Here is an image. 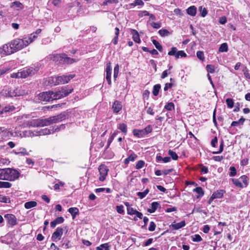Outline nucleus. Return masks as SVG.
<instances>
[{
    "label": "nucleus",
    "instance_id": "nucleus-1",
    "mask_svg": "<svg viewBox=\"0 0 250 250\" xmlns=\"http://www.w3.org/2000/svg\"><path fill=\"white\" fill-rule=\"evenodd\" d=\"M12 45L15 53L27 46V42H25L24 38H17L11 41Z\"/></svg>",
    "mask_w": 250,
    "mask_h": 250
},
{
    "label": "nucleus",
    "instance_id": "nucleus-2",
    "mask_svg": "<svg viewBox=\"0 0 250 250\" xmlns=\"http://www.w3.org/2000/svg\"><path fill=\"white\" fill-rule=\"evenodd\" d=\"M73 88L68 89L66 87H62L60 90L56 92L52 91L54 100H57L67 96L73 91Z\"/></svg>",
    "mask_w": 250,
    "mask_h": 250
},
{
    "label": "nucleus",
    "instance_id": "nucleus-3",
    "mask_svg": "<svg viewBox=\"0 0 250 250\" xmlns=\"http://www.w3.org/2000/svg\"><path fill=\"white\" fill-rule=\"evenodd\" d=\"M6 174L5 180L13 181L19 177L20 173L15 169L6 168Z\"/></svg>",
    "mask_w": 250,
    "mask_h": 250
},
{
    "label": "nucleus",
    "instance_id": "nucleus-4",
    "mask_svg": "<svg viewBox=\"0 0 250 250\" xmlns=\"http://www.w3.org/2000/svg\"><path fill=\"white\" fill-rule=\"evenodd\" d=\"M27 91L20 88H9L7 90V94L10 97H16L23 96L27 94Z\"/></svg>",
    "mask_w": 250,
    "mask_h": 250
},
{
    "label": "nucleus",
    "instance_id": "nucleus-5",
    "mask_svg": "<svg viewBox=\"0 0 250 250\" xmlns=\"http://www.w3.org/2000/svg\"><path fill=\"white\" fill-rule=\"evenodd\" d=\"M14 50L10 41L0 48V54L4 56L9 55L15 53Z\"/></svg>",
    "mask_w": 250,
    "mask_h": 250
},
{
    "label": "nucleus",
    "instance_id": "nucleus-6",
    "mask_svg": "<svg viewBox=\"0 0 250 250\" xmlns=\"http://www.w3.org/2000/svg\"><path fill=\"white\" fill-rule=\"evenodd\" d=\"M39 99L42 102H50L54 100L52 91L42 92L39 95Z\"/></svg>",
    "mask_w": 250,
    "mask_h": 250
},
{
    "label": "nucleus",
    "instance_id": "nucleus-7",
    "mask_svg": "<svg viewBox=\"0 0 250 250\" xmlns=\"http://www.w3.org/2000/svg\"><path fill=\"white\" fill-rule=\"evenodd\" d=\"M45 124L44 119H38L28 121L27 125L29 126L39 127L45 126Z\"/></svg>",
    "mask_w": 250,
    "mask_h": 250
},
{
    "label": "nucleus",
    "instance_id": "nucleus-8",
    "mask_svg": "<svg viewBox=\"0 0 250 250\" xmlns=\"http://www.w3.org/2000/svg\"><path fill=\"white\" fill-rule=\"evenodd\" d=\"M75 77L74 74H69L68 75H62L61 76H57V83L58 84H62L67 83L71 79Z\"/></svg>",
    "mask_w": 250,
    "mask_h": 250
},
{
    "label": "nucleus",
    "instance_id": "nucleus-9",
    "mask_svg": "<svg viewBox=\"0 0 250 250\" xmlns=\"http://www.w3.org/2000/svg\"><path fill=\"white\" fill-rule=\"evenodd\" d=\"M226 193L225 190L223 189H220L215 191L209 198L208 203L211 204L212 201L215 199H220L223 198L224 193Z\"/></svg>",
    "mask_w": 250,
    "mask_h": 250
},
{
    "label": "nucleus",
    "instance_id": "nucleus-10",
    "mask_svg": "<svg viewBox=\"0 0 250 250\" xmlns=\"http://www.w3.org/2000/svg\"><path fill=\"white\" fill-rule=\"evenodd\" d=\"M98 169L100 174L99 180L101 181H104L106 178V176L108 171V169L107 167L104 165H101Z\"/></svg>",
    "mask_w": 250,
    "mask_h": 250
},
{
    "label": "nucleus",
    "instance_id": "nucleus-11",
    "mask_svg": "<svg viewBox=\"0 0 250 250\" xmlns=\"http://www.w3.org/2000/svg\"><path fill=\"white\" fill-rule=\"evenodd\" d=\"M65 56V54H50L47 57V59L53 61L55 62H59V63H62V57Z\"/></svg>",
    "mask_w": 250,
    "mask_h": 250
},
{
    "label": "nucleus",
    "instance_id": "nucleus-12",
    "mask_svg": "<svg viewBox=\"0 0 250 250\" xmlns=\"http://www.w3.org/2000/svg\"><path fill=\"white\" fill-rule=\"evenodd\" d=\"M112 68L111 67V63L110 62H108L106 65V80L108 82V84L110 85L111 83V75Z\"/></svg>",
    "mask_w": 250,
    "mask_h": 250
},
{
    "label": "nucleus",
    "instance_id": "nucleus-13",
    "mask_svg": "<svg viewBox=\"0 0 250 250\" xmlns=\"http://www.w3.org/2000/svg\"><path fill=\"white\" fill-rule=\"evenodd\" d=\"M62 229L61 228H58L52 234L51 237L52 240L55 241L57 239L60 240L62 234Z\"/></svg>",
    "mask_w": 250,
    "mask_h": 250
},
{
    "label": "nucleus",
    "instance_id": "nucleus-14",
    "mask_svg": "<svg viewBox=\"0 0 250 250\" xmlns=\"http://www.w3.org/2000/svg\"><path fill=\"white\" fill-rule=\"evenodd\" d=\"M44 120L45 126H48L59 122L57 116H51L49 118H45Z\"/></svg>",
    "mask_w": 250,
    "mask_h": 250
},
{
    "label": "nucleus",
    "instance_id": "nucleus-15",
    "mask_svg": "<svg viewBox=\"0 0 250 250\" xmlns=\"http://www.w3.org/2000/svg\"><path fill=\"white\" fill-rule=\"evenodd\" d=\"M4 217L7 219L8 223L11 226H14L17 224V219L15 215L7 214L5 215Z\"/></svg>",
    "mask_w": 250,
    "mask_h": 250
},
{
    "label": "nucleus",
    "instance_id": "nucleus-16",
    "mask_svg": "<svg viewBox=\"0 0 250 250\" xmlns=\"http://www.w3.org/2000/svg\"><path fill=\"white\" fill-rule=\"evenodd\" d=\"M122 108V105L121 103L119 101H115L113 105L112 108L113 112L115 113H118Z\"/></svg>",
    "mask_w": 250,
    "mask_h": 250
},
{
    "label": "nucleus",
    "instance_id": "nucleus-17",
    "mask_svg": "<svg viewBox=\"0 0 250 250\" xmlns=\"http://www.w3.org/2000/svg\"><path fill=\"white\" fill-rule=\"evenodd\" d=\"M186 226V222L185 221H182L181 222L175 223L173 222L171 225H170V227L173 228L174 229H179Z\"/></svg>",
    "mask_w": 250,
    "mask_h": 250
},
{
    "label": "nucleus",
    "instance_id": "nucleus-18",
    "mask_svg": "<svg viewBox=\"0 0 250 250\" xmlns=\"http://www.w3.org/2000/svg\"><path fill=\"white\" fill-rule=\"evenodd\" d=\"M63 222L64 219L62 217H58L50 223V226L54 228L57 224L62 223Z\"/></svg>",
    "mask_w": 250,
    "mask_h": 250
},
{
    "label": "nucleus",
    "instance_id": "nucleus-19",
    "mask_svg": "<svg viewBox=\"0 0 250 250\" xmlns=\"http://www.w3.org/2000/svg\"><path fill=\"white\" fill-rule=\"evenodd\" d=\"M130 31L133 35V41L137 43H140L141 41L138 32L134 29H131Z\"/></svg>",
    "mask_w": 250,
    "mask_h": 250
},
{
    "label": "nucleus",
    "instance_id": "nucleus-20",
    "mask_svg": "<svg viewBox=\"0 0 250 250\" xmlns=\"http://www.w3.org/2000/svg\"><path fill=\"white\" fill-rule=\"evenodd\" d=\"M77 61V60L76 59L67 57L66 55L65 54V56L62 57V63L71 64Z\"/></svg>",
    "mask_w": 250,
    "mask_h": 250
},
{
    "label": "nucleus",
    "instance_id": "nucleus-21",
    "mask_svg": "<svg viewBox=\"0 0 250 250\" xmlns=\"http://www.w3.org/2000/svg\"><path fill=\"white\" fill-rule=\"evenodd\" d=\"M37 38V36L35 33H32L28 37L24 38L25 42H27V45L33 42Z\"/></svg>",
    "mask_w": 250,
    "mask_h": 250
},
{
    "label": "nucleus",
    "instance_id": "nucleus-22",
    "mask_svg": "<svg viewBox=\"0 0 250 250\" xmlns=\"http://www.w3.org/2000/svg\"><path fill=\"white\" fill-rule=\"evenodd\" d=\"M159 203L157 202H152L151 203V208H148L147 209V212L151 213L154 212L159 207Z\"/></svg>",
    "mask_w": 250,
    "mask_h": 250
},
{
    "label": "nucleus",
    "instance_id": "nucleus-23",
    "mask_svg": "<svg viewBox=\"0 0 250 250\" xmlns=\"http://www.w3.org/2000/svg\"><path fill=\"white\" fill-rule=\"evenodd\" d=\"M187 12L192 17L195 16L197 12L196 7L195 6H191L187 9Z\"/></svg>",
    "mask_w": 250,
    "mask_h": 250
},
{
    "label": "nucleus",
    "instance_id": "nucleus-24",
    "mask_svg": "<svg viewBox=\"0 0 250 250\" xmlns=\"http://www.w3.org/2000/svg\"><path fill=\"white\" fill-rule=\"evenodd\" d=\"M37 203L36 201H31L27 202L24 204V207L26 209H29L37 206Z\"/></svg>",
    "mask_w": 250,
    "mask_h": 250
},
{
    "label": "nucleus",
    "instance_id": "nucleus-25",
    "mask_svg": "<svg viewBox=\"0 0 250 250\" xmlns=\"http://www.w3.org/2000/svg\"><path fill=\"white\" fill-rule=\"evenodd\" d=\"M245 121V119L243 117H241L237 121H233L231 124V126H236L239 125H242Z\"/></svg>",
    "mask_w": 250,
    "mask_h": 250
},
{
    "label": "nucleus",
    "instance_id": "nucleus-26",
    "mask_svg": "<svg viewBox=\"0 0 250 250\" xmlns=\"http://www.w3.org/2000/svg\"><path fill=\"white\" fill-rule=\"evenodd\" d=\"M68 211L72 215L73 219H74L79 213V210L77 208H70Z\"/></svg>",
    "mask_w": 250,
    "mask_h": 250
},
{
    "label": "nucleus",
    "instance_id": "nucleus-27",
    "mask_svg": "<svg viewBox=\"0 0 250 250\" xmlns=\"http://www.w3.org/2000/svg\"><path fill=\"white\" fill-rule=\"evenodd\" d=\"M65 125L64 124H62L60 125L53 126L51 129V130L53 133L56 132H58L61 130H63L65 128Z\"/></svg>",
    "mask_w": 250,
    "mask_h": 250
},
{
    "label": "nucleus",
    "instance_id": "nucleus-28",
    "mask_svg": "<svg viewBox=\"0 0 250 250\" xmlns=\"http://www.w3.org/2000/svg\"><path fill=\"white\" fill-rule=\"evenodd\" d=\"M133 134L134 136H137L139 138L142 137L145 135L143 129L142 130H133Z\"/></svg>",
    "mask_w": 250,
    "mask_h": 250
},
{
    "label": "nucleus",
    "instance_id": "nucleus-29",
    "mask_svg": "<svg viewBox=\"0 0 250 250\" xmlns=\"http://www.w3.org/2000/svg\"><path fill=\"white\" fill-rule=\"evenodd\" d=\"M161 88V85L160 84H157L153 86V94L156 96L158 95L159 90Z\"/></svg>",
    "mask_w": 250,
    "mask_h": 250
},
{
    "label": "nucleus",
    "instance_id": "nucleus-30",
    "mask_svg": "<svg viewBox=\"0 0 250 250\" xmlns=\"http://www.w3.org/2000/svg\"><path fill=\"white\" fill-rule=\"evenodd\" d=\"M120 30L118 27H116L115 29V36L112 40V42L114 44H116L118 43V36L119 35Z\"/></svg>",
    "mask_w": 250,
    "mask_h": 250
},
{
    "label": "nucleus",
    "instance_id": "nucleus-31",
    "mask_svg": "<svg viewBox=\"0 0 250 250\" xmlns=\"http://www.w3.org/2000/svg\"><path fill=\"white\" fill-rule=\"evenodd\" d=\"M25 71L27 72V74H29V76H33L35 74L36 72L38 71V69H35L33 67H30L28 68L25 69Z\"/></svg>",
    "mask_w": 250,
    "mask_h": 250
},
{
    "label": "nucleus",
    "instance_id": "nucleus-32",
    "mask_svg": "<svg viewBox=\"0 0 250 250\" xmlns=\"http://www.w3.org/2000/svg\"><path fill=\"white\" fill-rule=\"evenodd\" d=\"M109 246L108 243L101 244L96 248V250H109Z\"/></svg>",
    "mask_w": 250,
    "mask_h": 250
},
{
    "label": "nucleus",
    "instance_id": "nucleus-33",
    "mask_svg": "<svg viewBox=\"0 0 250 250\" xmlns=\"http://www.w3.org/2000/svg\"><path fill=\"white\" fill-rule=\"evenodd\" d=\"M228 50V46L227 43H222L219 48V51L220 52H226Z\"/></svg>",
    "mask_w": 250,
    "mask_h": 250
},
{
    "label": "nucleus",
    "instance_id": "nucleus-34",
    "mask_svg": "<svg viewBox=\"0 0 250 250\" xmlns=\"http://www.w3.org/2000/svg\"><path fill=\"white\" fill-rule=\"evenodd\" d=\"M152 42L153 44L155 45V47L160 52H162L163 50V47L160 44V43L155 40H152Z\"/></svg>",
    "mask_w": 250,
    "mask_h": 250
},
{
    "label": "nucleus",
    "instance_id": "nucleus-35",
    "mask_svg": "<svg viewBox=\"0 0 250 250\" xmlns=\"http://www.w3.org/2000/svg\"><path fill=\"white\" fill-rule=\"evenodd\" d=\"M149 191V189L146 188L144 192H138L137 194L140 199H143L148 193Z\"/></svg>",
    "mask_w": 250,
    "mask_h": 250
},
{
    "label": "nucleus",
    "instance_id": "nucleus-36",
    "mask_svg": "<svg viewBox=\"0 0 250 250\" xmlns=\"http://www.w3.org/2000/svg\"><path fill=\"white\" fill-rule=\"evenodd\" d=\"M14 5L16 6V7L18 8L19 9L21 10L24 8L23 5L20 1H16L13 2L11 3V7H13Z\"/></svg>",
    "mask_w": 250,
    "mask_h": 250
},
{
    "label": "nucleus",
    "instance_id": "nucleus-37",
    "mask_svg": "<svg viewBox=\"0 0 250 250\" xmlns=\"http://www.w3.org/2000/svg\"><path fill=\"white\" fill-rule=\"evenodd\" d=\"M232 181L233 182V184L237 187L242 188L243 185L239 179L233 178L232 179Z\"/></svg>",
    "mask_w": 250,
    "mask_h": 250
},
{
    "label": "nucleus",
    "instance_id": "nucleus-38",
    "mask_svg": "<svg viewBox=\"0 0 250 250\" xmlns=\"http://www.w3.org/2000/svg\"><path fill=\"white\" fill-rule=\"evenodd\" d=\"M11 186L12 184L8 182L0 181V188H9Z\"/></svg>",
    "mask_w": 250,
    "mask_h": 250
},
{
    "label": "nucleus",
    "instance_id": "nucleus-39",
    "mask_svg": "<svg viewBox=\"0 0 250 250\" xmlns=\"http://www.w3.org/2000/svg\"><path fill=\"white\" fill-rule=\"evenodd\" d=\"M15 109V107L13 106H5L4 108L2 107V114L4 113H6L8 112L12 111Z\"/></svg>",
    "mask_w": 250,
    "mask_h": 250
},
{
    "label": "nucleus",
    "instance_id": "nucleus-40",
    "mask_svg": "<svg viewBox=\"0 0 250 250\" xmlns=\"http://www.w3.org/2000/svg\"><path fill=\"white\" fill-rule=\"evenodd\" d=\"M158 33L162 37L167 36L170 34L169 32L166 29H162L160 30Z\"/></svg>",
    "mask_w": 250,
    "mask_h": 250
},
{
    "label": "nucleus",
    "instance_id": "nucleus-41",
    "mask_svg": "<svg viewBox=\"0 0 250 250\" xmlns=\"http://www.w3.org/2000/svg\"><path fill=\"white\" fill-rule=\"evenodd\" d=\"M6 168H0V180H5Z\"/></svg>",
    "mask_w": 250,
    "mask_h": 250
},
{
    "label": "nucleus",
    "instance_id": "nucleus-42",
    "mask_svg": "<svg viewBox=\"0 0 250 250\" xmlns=\"http://www.w3.org/2000/svg\"><path fill=\"white\" fill-rule=\"evenodd\" d=\"M193 191L199 194L200 196H203L204 195V192L201 187H197L193 189Z\"/></svg>",
    "mask_w": 250,
    "mask_h": 250
},
{
    "label": "nucleus",
    "instance_id": "nucleus-43",
    "mask_svg": "<svg viewBox=\"0 0 250 250\" xmlns=\"http://www.w3.org/2000/svg\"><path fill=\"white\" fill-rule=\"evenodd\" d=\"M187 57L186 53L183 50L179 51L176 54V59H178L179 57L185 58Z\"/></svg>",
    "mask_w": 250,
    "mask_h": 250
},
{
    "label": "nucleus",
    "instance_id": "nucleus-44",
    "mask_svg": "<svg viewBox=\"0 0 250 250\" xmlns=\"http://www.w3.org/2000/svg\"><path fill=\"white\" fill-rule=\"evenodd\" d=\"M168 154L171 156V158L174 160H177L178 159V156L177 154L174 151L169 150L168 151Z\"/></svg>",
    "mask_w": 250,
    "mask_h": 250
},
{
    "label": "nucleus",
    "instance_id": "nucleus-45",
    "mask_svg": "<svg viewBox=\"0 0 250 250\" xmlns=\"http://www.w3.org/2000/svg\"><path fill=\"white\" fill-rule=\"evenodd\" d=\"M206 68L208 73H213L215 72V67L213 65L208 64L206 66Z\"/></svg>",
    "mask_w": 250,
    "mask_h": 250
},
{
    "label": "nucleus",
    "instance_id": "nucleus-46",
    "mask_svg": "<svg viewBox=\"0 0 250 250\" xmlns=\"http://www.w3.org/2000/svg\"><path fill=\"white\" fill-rule=\"evenodd\" d=\"M66 113L65 112H62L60 114H58L57 116L58 119L59 121V122L64 120L66 118Z\"/></svg>",
    "mask_w": 250,
    "mask_h": 250
},
{
    "label": "nucleus",
    "instance_id": "nucleus-47",
    "mask_svg": "<svg viewBox=\"0 0 250 250\" xmlns=\"http://www.w3.org/2000/svg\"><path fill=\"white\" fill-rule=\"evenodd\" d=\"M226 104L229 108H231L233 107L234 105V102L232 99L228 98L226 100Z\"/></svg>",
    "mask_w": 250,
    "mask_h": 250
},
{
    "label": "nucleus",
    "instance_id": "nucleus-48",
    "mask_svg": "<svg viewBox=\"0 0 250 250\" xmlns=\"http://www.w3.org/2000/svg\"><path fill=\"white\" fill-rule=\"evenodd\" d=\"M57 82L56 77H51L48 78V83L54 85H57Z\"/></svg>",
    "mask_w": 250,
    "mask_h": 250
},
{
    "label": "nucleus",
    "instance_id": "nucleus-49",
    "mask_svg": "<svg viewBox=\"0 0 250 250\" xmlns=\"http://www.w3.org/2000/svg\"><path fill=\"white\" fill-rule=\"evenodd\" d=\"M51 133H52L51 129L45 128V129H42L40 131V135H42L50 134Z\"/></svg>",
    "mask_w": 250,
    "mask_h": 250
},
{
    "label": "nucleus",
    "instance_id": "nucleus-50",
    "mask_svg": "<svg viewBox=\"0 0 250 250\" xmlns=\"http://www.w3.org/2000/svg\"><path fill=\"white\" fill-rule=\"evenodd\" d=\"M165 108L166 109L171 111L174 108V105L173 103H168L165 106Z\"/></svg>",
    "mask_w": 250,
    "mask_h": 250
},
{
    "label": "nucleus",
    "instance_id": "nucleus-51",
    "mask_svg": "<svg viewBox=\"0 0 250 250\" xmlns=\"http://www.w3.org/2000/svg\"><path fill=\"white\" fill-rule=\"evenodd\" d=\"M19 153L22 156L28 155L29 153L27 152L25 148L21 147L19 150Z\"/></svg>",
    "mask_w": 250,
    "mask_h": 250
},
{
    "label": "nucleus",
    "instance_id": "nucleus-52",
    "mask_svg": "<svg viewBox=\"0 0 250 250\" xmlns=\"http://www.w3.org/2000/svg\"><path fill=\"white\" fill-rule=\"evenodd\" d=\"M197 57L199 59H200L201 61H204L205 60V57L203 51H198L196 53Z\"/></svg>",
    "mask_w": 250,
    "mask_h": 250
},
{
    "label": "nucleus",
    "instance_id": "nucleus-53",
    "mask_svg": "<svg viewBox=\"0 0 250 250\" xmlns=\"http://www.w3.org/2000/svg\"><path fill=\"white\" fill-rule=\"evenodd\" d=\"M118 128L125 133L127 132L126 125L125 124H120L119 125Z\"/></svg>",
    "mask_w": 250,
    "mask_h": 250
},
{
    "label": "nucleus",
    "instance_id": "nucleus-54",
    "mask_svg": "<svg viewBox=\"0 0 250 250\" xmlns=\"http://www.w3.org/2000/svg\"><path fill=\"white\" fill-rule=\"evenodd\" d=\"M144 165L145 162L142 160H140L137 163L135 167L136 169H139L142 168L144 167Z\"/></svg>",
    "mask_w": 250,
    "mask_h": 250
},
{
    "label": "nucleus",
    "instance_id": "nucleus-55",
    "mask_svg": "<svg viewBox=\"0 0 250 250\" xmlns=\"http://www.w3.org/2000/svg\"><path fill=\"white\" fill-rule=\"evenodd\" d=\"M199 11L200 12L201 15L203 17H205L208 13L207 9L205 8H203L202 6L199 7Z\"/></svg>",
    "mask_w": 250,
    "mask_h": 250
},
{
    "label": "nucleus",
    "instance_id": "nucleus-56",
    "mask_svg": "<svg viewBox=\"0 0 250 250\" xmlns=\"http://www.w3.org/2000/svg\"><path fill=\"white\" fill-rule=\"evenodd\" d=\"M10 162L8 160L4 158L0 159V167L4 165H7Z\"/></svg>",
    "mask_w": 250,
    "mask_h": 250
},
{
    "label": "nucleus",
    "instance_id": "nucleus-57",
    "mask_svg": "<svg viewBox=\"0 0 250 250\" xmlns=\"http://www.w3.org/2000/svg\"><path fill=\"white\" fill-rule=\"evenodd\" d=\"M229 170H230V172L229 173V176L230 177H233L236 175V169L234 167H229Z\"/></svg>",
    "mask_w": 250,
    "mask_h": 250
},
{
    "label": "nucleus",
    "instance_id": "nucleus-58",
    "mask_svg": "<svg viewBox=\"0 0 250 250\" xmlns=\"http://www.w3.org/2000/svg\"><path fill=\"white\" fill-rule=\"evenodd\" d=\"M202 240L199 234H195L192 236V241L194 242H200Z\"/></svg>",
    "mask_w": 250,
    "mask_h": 250
},
{
    "label": "nucleus",
    "instance_id": "nucleus-59",
    "mask_svg": "<svg viewBox=\"0 0 250 250\" xmlns=\"http://www.w3.org/2000/svg\"><path fill=\"white\" fill-rule=\"evenodd\" d=\"M127 213L129 215H135L137 210L135 209H134L131 207H128L127 208Z\"/></svg>",
    "mask_w": 250,
    "mask_h": 250
},
{
    "label": "nucleus",
    "instance_id": "nucleus-60",
    "mask_svg": "<svg viewBox=\"0 0 250 250\" xmlns=\"http://www.w3.org/2000/svg\"><path fill=\"white\" fill-rule=\"evenodd\" d=\"M177 51V49L176 47H172L171 48V51L168 52V55H170V56H173V55L176 56V54L177 53H176Z\"/></svg>",
    "mask_w": 250,
    "mask_h": 250
},
{
    "label": "nucleus",
    "instance_id": "nucleus-61",
    "mask_svg": "<svg viewBox=\"0 0 250 250\" xmlns=\"http://www.w3.org/2000/svg\"><path fill=\"white\" fill-rule=\"evenodd\" d=\"M240 180L242 181L243 183L244 184L245 187H246L248 185L247 183V177L245 175H243L240 177Z\"/></svg>",
    "mask_w": 250,
    "mask_h": 250
},
{
    "label": "nucleus",
    "instance_id": "nucleus-62",
    "mask_svg": "<svg viewBox=\"0 0 250 250\" xmlns=\"http://www.w3.org/2000/svg\"><path fill=\"white\" fill-rule=\"evenodd\" d=\"M119 65L118 64H117L115 67H114V79H116L118 75V73H119Z\"/></svg>",
    "mask_w": 250,
    "mask_h": 250
},
{
    "label": "nucleus",
    "instance_id": "nucleus-63",
    "mask_svg": "<svg viewBox=\"0 0 250 250\" xmlns=\"http://www.w3.org/2000/svg\"><path fill=\"white\" fill-rule=\"evenodd\" d=\"M151 25L154 28L158 29L161 27V23L160 22H153L151 23Z\"/></svg>",
    "mask_w": 250,
    "mask_h": 250
},
{
    "label": "nucleus",
    "instance_id": "nucleus-64",
    "mask_svg": "<svg viewBox=\"0 0 250 250\" xmlns=\"http://www.w3.org/2000/svg\"><path fill=\"white\" fill-rule=\"evenodd\" d=\"M143 130L146 135L152 131V128L150 125H148Z\"/></svg>",
    "mask_w": 250,
    "mask_h": 250
}]
</instances>
